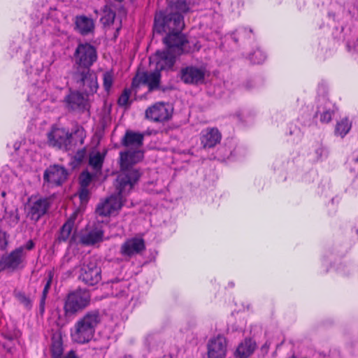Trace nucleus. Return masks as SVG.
<instances>
[{"mask_svg": "<svg viewBox=\"0 0 358 358\" xmlns=\"http://www.w3.org/2000/svg\"><path fill=\"white\" fill-rule=\"evenodd\" d=\"M34 242L31 241V240H29L25 245L24 248L28 250H31L34 248Z\"/></svg>", "mask_w": 358, "mask_h": 358, "instance_id": "44", "label": "nucleus"}, {"mask_svg": "<svg viewBox=\"0 0 358 358\" xmlns=\"http://www.w3.org/2000/svg\"><path fill=\"white\" fill-rule=\"evenodd\" d=\"M131 95V90L125 89L121 96L118 99V103L120 106H124L128 104L129 99Z\"/></svg>", "mask_w": 358, "mask_h": 358, "instance_id": "35", "label": "nucleus"}, {"mask_svg": "<svg viewBox=\"0 0 358 358\" xmlns=\"http://www.w3.org/2000/svg\"><path fill=\"white\" fill-rule=\"evenodd\" d=\"M103 231L101 228H94L80 238L83 244L90 245L103 241Z\"/></svg>", "mask_w": 358, "mask_h": 358, "instance_id": "26", "label": "nucleus"}, {"mask_svg": "<svg viewBox=\"0 0 358 358\" xmlns=\"http://www.w3.org/2000/svg\"><path fill=\"white\" fill-rule=\"evenodd\" d=\"M352 128V122L348 118L344 117L338 121L335 127V134L343 138L348 134Z\"/></svg>", "mask_w": 358, "mask_h": 358, "instance_id": "29", "label": "nucleus"}, {"mask_svg": "<svg viewBox=\"0 0 358 358\" xmlns=\"http://www.w3.org/2000/svg\"><path fill=\"white\" fill-rule=\"evenodd\" d=\"M24 247H20L12 251L8 255L2 259L3 266L7 268L16 269L23 262L25 253Z\"/></svg>", "mask_w": 358, "mask_h": 358, "instance_id": "19", "label": "nucleus"}, {"mask_svg": "<svg viewBox=\"0 0 358 358\" xmlns=\"http://www.w3.org/2000/svg\"><path fill=\"white\" fill-rule=\"evenodd\" d=\"M64 358H80V357H78L77 356L75 351L71 350L64 357Z\"/></svg>", "mask_w": 358, "mask_h": 358, "instance_id": "43", "label": "nucleus"}, {"mask_svg": "<svg viewBox=\"0 0 358 358\" xmlns=\"http://www.w3.org/2000/svg\"><path fill=\"white\" fill-rule=\"evenodd\" d=\"M75 24L78 32L83 36L92 33L94 30V20L85 15L77 16Z\"/></svg>", "mask_w": 358, "mask_h": 358, "instance_id": "25", "label": "nucleus"}, {"mask_svg": "<svg viewBox=\"0 0 358 358\" xmlns=\"http://www.w3.org/2000/svg\"><path fill=\"white\" fill-rule=\"evenodd\" d=\"M227 353V340L222 336L210 339L208 344V358H224Z\"/></svg>", "mask_w": 358, "mask_h": 358, "instance_id": "16", "label": "nucleus"}, {"mask_svg": "<svg viewBox=\"0 0 358 358\" xmlns=\"http://www.w3.org/2000/svg\"><path fill=\"white\" fill-rule=\"evenodd\" d=\"M145 242L142 238H132L127 240L120 248V253L125 257H131L143 251Z\"/></svg>", "mask_w": 358, "mask_h": 358, "instance_id": "18", "label": "nucleus"}, {"mask_svg": "<svg viewBox=\"0 0 358 358\" xmlns=\"http://www.w3.org/2000/svg\"><path fill=\"white\" fill-rule=\"evenodd\" d=\"M45 297L41 296L40 300V305H39V311L41 314H43L45 311Z\"/></svg>", "mask_w": 358, "mask_h": 358, "instance_id": "42", "label": "nucleus"}, {"mask_svg": "<svg viewBox=\"0 0 358 358\" xmlns=\"http://www.w3.org/2000/svg\"><path fill=\"white\" fill-rule=\"evenodd\" d=\"M92 180V175L88 171H83L79 177L80 187H88Z\"/></svg>", "mask_w": 358, "mask_h": 358, "instance_id": "34", "label": "nucleus"}, {"mask_svg": "<svg viewBox=\"0 0 358 358\" xmlns=\"http://www.w3.org/2000/svg\"><path fill=\"white\" fill-rule=\"evenodd\" d=\"M72 81L77 90L87 96L94 94L99 88L96 74L89 68L76 69Z\"/></svg>", "mask_w": 358, "mask_h": 358, "instance_id": "3", "label": "nucleus"}, {"mask_svg": "<svg viewBox=\"0 0 358 358\" xmlns=\"http://www.w3.org/2000/svg\"><path fill=\"white\" fill-rule=\"evenodd\" d=\"M62 352H63V349L62 347V344L60 343H58L53 345L52 350V357L54 358H60V357L62 354Z\"/></svg>", "mask_w": 358, "mask_h": 358, "instance_id": "37", "label": "nucleus"}, {"mask_svg": "<svg viewBox=\"0 0 358 358\" xmlns=\"http://www.w3.org/2000/svg\"><path fill=\"white\" fill-rule=\"evenodd\" d=\"M315 152L317 155V158H320L324 155H326L327 150L324 147L320 146L318 148L316 149Z\"/></svg>", "mask_w": 358, "mask_h": 358, "instance_id": "41", "label": "nucleus"}, {"mask_svg": "<svg viewBox=\"0 0 358 358\" xmlns=\"http://www.w3.org/2000/svg\"><path fill=\"white\" fill-rule=\"evenodd\" d=\"M115 17V13L110 8L103 10V16L101 17V22L104 25H110L113 23Z\"/></svg>", "mask_w": 358, "mask_h": 358, "instance_id": "31", "label": "nucleus"}, {"mask_svg": "<svg viewBox=\"0 0 358 358\" xmlns=\"http://www.w3.org/2000/svg\"><path fill=\"white\" fill-rule=\"evenodd\" d=\"M19 220V217H18V215L17 213V210H15V218H14V222L15 223H17Z\"/></svg>", "mask_w": 358, "mask_h": 358, "instance_id": "46", "label": "nucleus"}, {"mask_svg": "<svg viewBox=\"0 0 358 358\" xmlns=\"http://www.w3.org/2000/svg\"><path fill=\"white\" fill-rule=\"evenodd\" d=\"M91 295L85 289H77L68 294L64 304L66 316H71L85 309L90 303Z\"/></svg>", "mask_w": 358, "mask_h": 358, "instance_id": "4", "label": "nucleus"}, {"mask_svg": "<svg viewBox=\"0 0 358 358\" xmlns=\"http://www.w3.org/2000/svg\"><path fill=\"white\" fill-rule=\"evenodd\" d=\"M79 279L89 286L96 285L101 279V268L94 260L86 261L80 268Z\"/></svg>", "mask_w": 358, "mask_h": 358, "instance_id": "10", "label": "nucleus"}, {"mask_svg": "<svg viewBox=\"0 0 358 358\" xmlns=\"http://www.w3.org/2000/svg\"><path fill=\"white\" fill-rule=\"evenodd\" d=\"M163 41L166 49L177 55L185 52L184 45L187 43L186 37L181 33H169Z\"/></svg>", "mask_w": 358, "mask_h": 358, "instance_id": "14", "label": "nucleus"}, {"mask_svg": "<svg viewBox=\"0 0 358 358\" xmlns=\"http://www.w3.org/2000/svg\"><path fill=\"white\" fill-rule=\"evenodd\" d=\"M222 135L217 128H208L201 133V142L204 148L215 147L221 141Z\"/></svg>", "mask_w": 358, "mask_h": 358, "instance_id": "21", "label": "nucleus"}, {"mask_svg": "<svg viewBox=\"0 0 358 358\" xmlns=\"http://www.w3.org/2000/svg\"><path fill=\"white\" fill-rule=\"evenodd\" d=\"M79 197L82 201H86L89 199V190L87 187H80Z\"/></svg>", "mask_w": 358, "mask_h": 358, "instance_id": "38", "label": "nucleus"}, {"mask_svg": "<svg viewBox=\"0 0 358 358\" xmlns=\"http://www.w3.org/2000/svg\"><path fill=\"white\" fill-rule=\"evenodd\" d=\"M7 243L8 241L6 233L0 231V248L1 249H5Z\"/></svg>", "mask_w": 358, "mask_h": 358, "instance_id": "40", "label": "nucleus"}, {"mask_svg": "<svg viewBox=\"0 0 358 358\" xmlns=\"http://www.w3.org/2000/svg\"><path fill=\"white\" fill-rule=\"evenodd\" d=\"M103 87L106 92H109L113 84L114 77L112 71H106L103 75Z\"/></svg>", "mask_w": 358, "mask_h": 358, "instance_id": "32", "label": "nucleus"}, {"mask_svg": "<svg viewBox=\"0 0 358 358\" xmlns=\"http://www.w3.org/2000/svg\"><path fill=\"white\" fill-rule=\"evenodd\" d=\"M96 59V50L93 45L89 43L79 44L74 53L76 69H90Z\"/></svg>", "mask_w": 358, "mask_h": 358, "instance_id": "8", "label": "nucleus"}, {"mask_svg": "<svg viewBox=\"0 0 358 358\" xmlns=\"http://www.w3.org/2000/svg\"><path fill=\"white\" fill-rule=\"evenodd\" d=\"M115 187H117L115 186ZM116 190L117 194H113L99 203L96 208V212L99 215L107 217L116 215L121 209L123 205L122 199L130 191L120 193L117 188Z\"/></svg>", "mask_w": 358, "mask_h": 358, "instance_id": "7", "label": "nucleus"}, {"mask_svg": "<svg viewBox=\"0 0 358 358\" xmlns=\"http://www.w3.org/2000/svg\"><path fill=\"white\" fill-rule=\"evenodd\" d=\"M52 273L50 272L49 273V279L47 281V282H46V284H45V287L43 288L41 296L47 298V295H48V293L49 292V289H50V285H51V282H52Z\"/></svg>", "mask_w": 358, "mask_h": 358, "instance_id": "39", "label": "nucleus"}, {"mask_svg": "<svg viewBox=\"0 0 358 358\" xmlns=\"http://www.w3.org/2000/svg\"><path fill=\"white\" fill-rule=\"evenodd\" d=\"M101 322V315L99 310L87 312L78 319L71 329V338L73 343L85 344L94 336L96 329Z\"/></svg>", "mask_w": 358, "mask_h": 358, "instance_id": "2", "label": "nucleus"}, {"mask_svg": "<svg viewBox=\"0 0 358 358\" xmlns=\"http://www.w3.org/2000/svg\"><path fill=\"white\" fill-rule=\"evenodd\" d=\"M69 149L73 145H83L86 137V133L83 127L77 126L72 132H70Z\"/></svg>", "mask_w": 358, "mask_h": 358, "instance_id": "28", "label": "nucleus"}, {"mask_svg": "<svg viewBox=\"0 0 358 358\" xmlns=\"http://www.w3.org/2000/svg\"><path fill=\"white\" fill-rule=\"evenodd\" d=\"M185 26L183 17L178 13H171L164 17L156 15L154 31L157 33H181Z\"/></svg>", "mask_w": 358, "mask_h": 358, "instance_id": "5", "label": "nucleus"}, {"mask_svg": "<svg viewBox=\"0 0 358 358\" xmlns=\"http://www.w3.org/2000/svg\"><path fill=\"white\" fill-rule=\"evenodd\" d=\"M250 61L254 64H261L266 59L265 54L261 50H256L250 56Z\"/></svg>", "mask_w": 358, "mask_h": 358, "instance_id": "33", "label": "nucleus"}, {"mask_svg": "<svg viewBox=\"0 0 358 358\" xmlns=\"http://www.w3.org/2000/svg\"><path fill=\"white\" fill-rule=\"evenodd\" d=\"M270 347V343L266 342L262 346V351H264L265 353L268 352V348Z\"/></svg>", "mask_w": 358, "mask_h": 358, "instance_id": "45", "label": "nucleus"}, {"mask_svg": "<svg viewBox=\"0 0 358 358\" xmlns=\"http://www.w3.org/2000/svg\"><path fill=\"white\" fill-rule=\"evenodd\" d=\"M320 114V120L322 123H329L332 120L334 110L332 109L331 102L324 98L320 100L316 115Z\"/></svg>", "mask_w": 358, "mask_h": 358, "instance_id": "24", "label": "nucleus"}, {"mask_svg": "<svg viewBox=\"0 0 358 358\" xmlns=\"http://www.w3.org/2000/svg\"><path fill=\"white\" fill-rule=\"evenodd\" d=\"M104 158L105 155L99 152H93L90 155L89 164L94 171L95 175L101 173Z\"/></svg>", "mask_w": 358, "mask_h": 358, "instance_id": "27", "label": "nucleus"}, {"mask_svg": "<svg viewBox=\"0 0 358 358\" xmlns=\"http://www.w3.org/2000/svg\"><path fill=\"white\" fill-rule=\"evenodd\" d=\"M176 55L168 49L163 51H157L152 57V59L156 62V70H159L160 72L162 70L171 69L175 63Z\"/></svg>", "mask_w": 358, "mask_h": 358, "instance_id": "17", "label": "nucleus"}, {"mask_svg": "<svg viewBox=\"0 0 358 358\" xmlns=\"http://www.w3.org/2000/svg\"><path fill=\"white\" fill-rule=\"evenodd\" d=\"M257 348V343L250 338H246L237 347L235 352V358H248Z\"/></svg>", "mask_w": 358, "mask_h": 358, "instance_id": "23", "label": "nucleus"}, {"mask_svg": "<svg viewBox=\"0 0 358 358\" xmlns=\"http://www.w3.org/2000/svg\"><path fill=\"white\" fill-rule=\"evenodd\" d=\"M74 226V218H69L60 229L59 235L57 238L59 242H65L69 238Z\"/></svg>", "mask_w": 358, "mask_h": 358, "instance_id": "30", "label": "nucleus"}, {"mask_svg": "<svg viewBox=\"0 0 358 358\" xmlns=\"http://www.w3.org/2000/svg\"><path fill=\"white\" fill-rule=\"evenodd\" d=\"M173 108L169 103L157 102L145 110V115L148 120L155 122H163L169 120L172 115Z\"/></svg>", "mask_w": 358, "mask_h": 358, "instance_id": "11", "label": "nucleus"}, {"mask_svg": "<svg viewBox=\"0 0 358 358\" xmlns=\"http://www.w3.org/2000/svg\"><path fill=\"white\" fill-rule=\"evenodd\" d=\"M52 204L50 197L38 195L31 196L29 198L26 211L27 217L34 222H38L49 210Z\"/></svg>", "mask_w": 358, "mask_h": 358, "instance_id": "6", "label": "nucleus"}, {"mask_svg": "<svg viewBox=\"0 0 358 358\" xmlns=\"http://www.w3.org/2000/svg\"><path fill=\"white\" fill-rule=\"evenodd\" d=\"M70 131L58 125H52L47 133V142L49 146L58 149L69 150Z\"/></svg>", "mask_w": 358, "mask_h": 358, "instance_id": "9", "label": "nucleus"}, {"mask_svg": "<svg viewBox=\"0 0 358 358\" xmlns=\"http://www.w3.org/2000/svg\"><path fill=\"white\" fill-rule=\"evenodd\" d=\"M67 175L68 173L65 168L54 165L45 170L43 179L52 185H60L66 180Z\"/></svg>", "mask_w": 358, "mask_h": 358, "instance_id": "15", "label": "nucleus"}, {"mask_svg": "<svg viewBox=\"0 0 358 358\" xmlns=\"http://www.w3.org/2000/svg\"><path fill=\"white\" fill-rule=\"evenodd\" d=\"M17 299L18 301L23 304L27 308H31V301L29 298H28L23 293H18L16 295Z\"/></svg>", "mask_w": 358, "mask_h": 358, "instance_id": "36", "label": "nucleus"}, {"mask_svg": "<svg viewBox=\"0 0 358 358\" xmlns=\"http://www.w3.org/2000/svg\"><path fill=\"white\" fill-rule=\"evenodd\" d=\"M120 173L115 185L120 193L131 191L141 178V173L134 166L143 159L140 150H127L120 153Z\"/></svg>", "mask_w": 358, "mask_h": 358, "instance_id": "1", "label": "nucleus"}, {"mask_svg": "<svg viewBox=\"0 0 358 358\" xmlns=\"http://www.w3.org/2000/svg\"><path fill=\"white\" fill-rule=\"evenodd\" d=\"M84 94L80 91L71 92L65 97V103L69 110H83L87 106V99L83 96Z\"/></svg>", "mask_w": 358, "mask_h": 358, "instance_id": "20", "label": "nucleus"}, {"mask_svg": "<svg viewBox=\"0 0 358 358\" xmlns=\"http://www.w3.org/2000/svg\"><path fill=\"white\" fill-rule=\"evenodd\" d=\"M206 70L203 67L189 66L180 71V79L186 84L200 85L203 83Z\"/></svg>", "mask_w": 358, "mask_h": 358, "instance_id": "13", "label": "nucleus"}, {"mask_svg": "<svg viewBox=\"0 0 358 358\" xmlns=\"http://www.w3.org/2000/svg\"><path fill=\"white\" fill-rule=\"evenodd\" d=\"M143 134L127 130L121 140V143L124 147L139 150L143 145Z\"/></svg>", "mask_w": 358, "mask_h": 358, "instance_id": "22", "label": "nucleus"}, {"mask_svg": "<svg viewBox=\"0 0 358 358\" xmlns=\"http://www.w3.org/2000/svg\"><path fill=\"white\" fill-rule=\"evenodd\" d=\"M6 195V193L5 192H2V196H5Z\"/></svg>", "mask_w": 358, "mask_h": 358, "instance_id": "47", "label": "nucleus"}, {"mask_svg": "<svg viewBox=\"0 0 358 358\" xmlns=\"http://www.w3.org/2000/svg\"><path fill=\"white\" fill-rule=\"evenodd\" d=\"M161 80L159 70L138 73L132 81V87L137 88L141 84L147 85L149 91L157 90Z\"/></svg>", "mask_w": 358, "mask_h": 358, "instance_id": "12", "label": "nucleus"}]
</instances>
